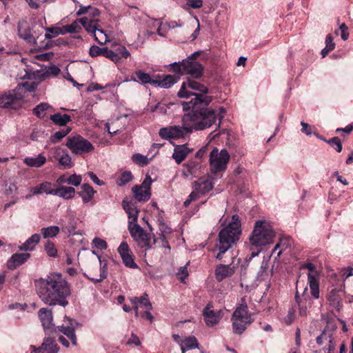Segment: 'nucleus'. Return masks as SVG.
Here are the masks:
<instances>
[{
	"label": "nucleus",
	"mask_w": 353,
	"mask_h": 353,
	"mask_svg": "<svg viewBox=\"0 0 353 353\" xmlns=\"http://www.w3.org/2000/svg\"><path fill=\"white\" fill-rule=\"evenodd\" d=\"M41 353H58L59 347L52 338H45L40 346Z\"/></svg>",
	"instance_id": "c756f323"
},
{
	"label": "nucleus",
	"mask_w": 353,
	"mask_h": 353,
	"mask_svg": "<svg viewBox=\"0 0 353 353\" xmlns=\"http://www.w3.org/2000/svg\"><path fill=\"white\" fill-rule=\"evenodd\" d=\"M118 252L122 259L124 265L130 268H138V265L134 262L132 252L126 242H122L118 248Z\"/></svg>",
	"instance_id": "a211bd4d"
},
{
	"label": "nucleus",
	"mask_w": 353,
	"mask_h": 353,
	"mask_svg": "<svg viewBox=\"0 0 353 353\" xmlns=\"http://www.w3.org/2000/svg\"><path fill=\"white\" fill-rule=\"evenodd\" d=\"M45 251L47 254L50 257H56L57 255V250L54 244L51 241H48L45 245Z\"/></svg>",
	"instance_id": "5fc2aeb1"
},
{
	"label": "nucleus",
	"mask_w": 353,
	"mask_h": 353,
	"mask_svg": "<svg viewBox=\"0 0 353 353\" xmlns=\"http://www.w3.org/2000/svg\"><path fill=\"white\" fill-rule=\"evenodd\" d=\"M290 246V239L288 238H283L281 239L279 242L275 245L274 248L272 250V254L276 252L277 250L279 249L278 252L276 259L279 258L282 252L286 250L288 247Z\"/></svg>",
	"instance_id": "a18cd8bd"
},
{
	"label": "nucleus",
	"mask_w": 353,
	"mask_h": 353,
	"mask_svg": "<svg viewBox=\"0 0 353 353\" xmlns=\"http://www.w3.org/2000/svg\"><path fill=\"white\" fill-rule=\"evenodd\" d=\"M132 159L135 163L141 167L147 165L149 163L148 158L139 153L132 155Z\"/></svg>",
	"instance_id": "3c124183"
},
{
	"label": "nucleus",
	"mask_w": 353,
	"mask_h": 353,
	"mask_svg": "<svg viewBox=\"0 0 353 353\" xmlns=\"http://www.w3.org/2000/svg\"><path fill=\"white\" fill-rule=\"evenodd\" d=\"M178 275H181L179 276V279L181 282H184L185 279L188 276V272L187 270L186 265L181 267L177 272Z\"/></svg>",
	"instance_id": "69168bd1"
},
{
	"label": "nucleus",
	"mask_w": 353,
	"mask_h": 353,
	"mask_svg": "<svg viewBox=\"0 0 353 353\" xmlns=\"http://www.w3.org/2000/svg\"><path fill=\"white\" fill-rule=\"evenodd\" d=\"M38 316L41 322L45 332H56L57 328L53 323L52 312L47 308H41L38 312Z\"/></svg>",
	"instance_id": "dca6fc26"
},
{
	"label": "nucleus",
	"mask_w": 353,
	"mask_h": 353,
	"mask_svg": "<svg viewBox=\"0 0 353 353\" xmlns=\"http://www.w3.org/2000/svg\"><path fill=\"white\" fill-rule=\"evenodd\" d=\"M170 67L171 70H172L174 72L181 74H183V60L179 63H172L170 65Z\"/></svg>",
	"instance_id": "680f3d73"
},
{
	"label": "nucleus",
	"mask_w": 353,
	"mask_h": 353,
	"mask_svg": "<svg viewBox=\"0 0 353 353\" xmlns=\"http://www.w3.org/2000/svg\"><path fill=\"white\" fill-rule=\"evenodd\" d=\"M88 175L90 176L91 180L95 184L98 185H104V182L101 180H100L97 176L93 173L92 172H88Z\"/></svg>",
	"instance_id": "774afa93"
},
{
	"label": "nucleus",
	"mask_w": 353,
	"mask_h": 353,
	"mask_svg": "<svg viewBox=\"0 0 353 353\" xmlns=\"http://www.w3.org/2000/svg\"><path fill=\"white\" fill-rule=\"evenodd\" d=\"M342 290L332 289L328 292L327 300L331 307L340 312L343 308Z\"/></svg>",
	"instance_id": "aec40b11"
},
{
	"label": "nucleus",
	"mask_w": 353,
	"mask_h": 353,
	"mask_svg": "<svg viewBox=\"0 0 353 353\" xmlns=\"http://www.w3.org/2000/svg\"><path fill=\"white\" fill-rule=\"evenodd\" d=\"M35 286L39 297L44 303L50 306L68 305L67 298L71 294L70 287L61 274L52 273L46 278H40L35 281Z\"/></svg>",
	"instance_id": "f03ea898"
},
{
	"label": "nucleus",
	"mask_w": 353,
	"mask_h": 353,
	"mask_svg": "<svg viewBox=\"0 0 353 353\" xmlns=\"http://www.w3.org/2000/svg\"><path fill=\"white\" fill-rule=\"evenodd\" d=\"M241 232L240 219L237 214H234L231 221L219 233L218 241L212 250L213 252L219 250L215 255L216 259L222 260L223 255L239 240Z\"/></svg>",
	"instance_id": "7ed1b4c3"
},
{
	"label": "nucleus",
	"mask_w": 353,
	"mask_h": 353,
	"mask_svg": "<svg viewBox=\"0 0 353 353\" xmlns=\"http://www.w3.org/2000/svg\"><path fill=\"white\" fill-rule=\"evenodd\" d=\"M65 145L73 154L77 155L88 153L94 150L92 144L80 135L68 137Z\"/></svg>",
	"instance_id": "6e6552de"
},
{
	"label": "nucleus",
	"mask_w": 353,
	"mask_h": 353,
	"mask_svg": "<svg viewBox=\"0 0 353 353\" xmlns=\"http://www.w3.org/2000/svg\"><path fill=\"white\" fill-rule=\"evenodd\" d=\"M184 169L182 172L185 178L193 176L196 174L199 170V163L195 161H189L183 165Z\"/></svg>",
	"instance_id": "4c0bfd02"
},
{
	"label": "nucleus",
	"mask_w": 353,
	"mask_h": 353,
	"mask_svg": "<svg viewBox=\"0 0 353 353\" xmlns=\"http://www.w3.org/2000/svg\"><path fill=\"white\" fill-rule=\"evenodd\" d=\"M71 131V128L68 127L65 129L59 130L52 134L49 139L51 143H59L63 138L68 134Z\"/></svg>",
	"instance_id": "49530a36"
},
{
	"label": "nucleus",
	"mask_w": 353,
	"mask_h": 353,
	"mask_svg": "<svg viewBox=\"0 0 353 353\" xmlns=\"http://www.w3.org/2000/svg\"><path fill=\"white\" fill-rule=\"evenodd\" d=\"M303 268L308 270L307 274L308 284L310 288L311 294L314 299L319 298V272L315 265L312 263H307Z\"/></svg>",
	"instance_id": "9b49d317"
},
{
	"label": "nucleus",
	"mask_w": 353,
	"mask_h": 353,
	"mask_svg": "<svg viewBox=\"0 0 353 353\" xmlns=\"http://www.w3.org/2000/svg\"><path fill=\"white\" fill-rule=\"evenodd\" d=\"M40 239L41 236L39 234H34L28 238L24 243L20 245L19 249L21 251H32L39 243Z\"/></svg>",
	"instance_id": "72a5a7b5"
},
{
	"label": "nucleus",
	"mask_w": 353,
	"mask_h": 353,
	"mask_svg": "<svg viewBox=\"0 0 353 353\" xmlns=\"http://www.w3.org/2000/svg\"><path fill=\"white\" fill-rule=\"evenodd\" d=\"M46 162V158L41 154H38L34 157H26L23 159V163L32 168H40L43 166Z\"/></svg>",
	"instance_id": "473e14b6"
},
{
	"label": "nucleus",
	"mask_w": 353,
	"mask_h": 353,
	"mask_svg": "<svg viewBox=\"0 0 353 353\" xmlns=\"http://www.w3.org/2000/svg\"><path fill=\"white\" fill-rule=\"evenodd\" d=\"M30 192L33 194H40L42 193H46L47 194H52L54 195V189L52 188V184L50 182H43L40 183L39 185L36 187H33L30 189Z\"/></svg>",
	"instance_id": "f704fd0d"
},
{
	"label": "nucleus",
	"mask_w": 353,
	"mask_h": 353,
	"mask_svg": "<svg viewBox=\"0 0 353 353\" xmlns=\"http://www.w3.org/2000/svg\"><path fill=\"white\" fill-rule=\"evenodd\" d=\"M134 74L136 75V78L132 77L131 81L138 82L143 85L150 84L153 86V82H154L155 79H152L148 73L140 70H137Z\"/></svg>",
	"instance_id": "2f4dec72"
},
{
	"label": "nucleus",
	"mask_w": 353,
	"mask_h": 353,
	"mask_svg": "<svg viewBox=\"0 0 353 353\" xmlns=\"http://www.w3.org/2000/svg\"><path fill=\"white\" fill-rule=\"evenodd\" d=\"M158 79H155L153 82L154 87H159L161 88H169L176 83L179 80V77L176 75H163L162 77H158Z\"/></svg>",
	"instance_id": "5701e85b"
},
{
	"label": "nucleus",
	"mask_w": 353,
	"mask_h": 353,
	"mask_svg": "<svg viewBox=\"0 0 353 353\" xmlns=\"http://www.w3.org/2000/svg\"><path fill=\"white\" fill-rule=\"evenodd\" d=\"M326 142L332 147L336 152H341L342 150V143L339 137H334Z\"/></svg>",
	"instance_id": "6e6d98bb"
},
{
	"label": "nucleus",
	"mask_w": 353,
	"mask_h": 353,
	"mask_svg": "<svg viewBox=\"0 0 353 353\" xmlns=\"http://www.w3.org/2000/svg\"><path fill=\"white\" fill-rule=\"evenodd\" d=\"M186 1L188 6L194 9L200 8L203 6L202 0H186Z\"/></svg>",
	"instance_id": "0e129e2a"
},
{
	"label": "nucleus",
	"mask_w": 353,
	"mask_h": 353,
	"mask_svg": "<svg viewBox=\"0 0 353 353\" xmlns=\"http://www.w3.org/2000/svg\"><path fill=\"white\" fill-rule=\"evenodd\" d=\"M130 56V52L125 46H120L117 48L116 52L105 48L103 50V57L109 59L112 61L117 63L120 62L122 57L127 59Z\"/></svg>",
	"instance_id": "6ab92c4d"
},
{
	"label": "nucleus",
	"mask_w": 353,
	"mask_h": 353,
	"mask_svg": "<svg viewBox=\"0 0 353 353\" xmlns=\"http://www.w3.org/2000/svg\"><path fill=\"white\" fill-rule=\"evenodd\" d=\"M50 152L53 154L55 159H58L59 165L65 169L71 168L73 166L71 157L68 152L59 146L50 149Z\"/></svg>",
	"instance_id": "f3484780"
},
{
	"label": "nucleus",
	"mask_w": 353,
	"mask_h": 353,
	"mask_svg": "<svg viewBox=\"0 0 353 353\" xmlns=\"http://www.w3.org/2000/svg\"><path fill=\"white\" fill-rule=\"evenodd\" d=\"M322 320L327 323V325L322 333L317 336L316 343L321 347L319 350L320 353H331L336 347L334 334L337 326L334 321H328L325 315L322 316Z\"/></svg>",
	"instance_id": "39448f33"
},
{
	"label": "nucleus",
	"mask_w": 353,
	"mask_h": 353,
	"mask_svg": "<svg viewBox=\"0 0 353 353\" xmlns=\"http://www.w3.org/2000/svg\"><path fill=\"white\" fill-rule=\"evenodd\" d=\"M82 181L81 175L73 174L67 178V183L74 186H79Z\"/></svg>",
	"instance_id": "13d9d810"
},
{
	"label": "nucleus",
	"mask_w": 353,
	"mask_h": 353,
	"mask_svg": "<svg viewBox=\"0 0 353 353\" xmlns=\"http://www.w3.org/2000/svg\"><path fill=\"white\" fill-rule=\"evenodd\" d=\"M235 272V267L232 265H219L215 270V276L217 281H221L227 277L232 276Z\"/></svg>",
	"instance_id": "4be33fe9"
},
{
	"label": "nucleus",
	"mask_w": 353,
	"mask_h": 353,
	"mask_svg": "<svg viewBox=\"0 0 353 353\" xmlns=\"http://www.w3.org/2000/svg\"><path fill=\"white\" fill-rule=\"evenodd\" d=\"M92 36L94 40L99 44H105L108 41V35L101 29L98 28V30Z\"/></svg>",
	"instance_id": "de8ad7c7"
},
{
	"label": "nucleus",
	"mask_w": 353,
	"mask_h": 353,
	"mask_svg": "<svg viewBox=\"0 0 353 353\" xmlns=\"http://www.w3.org/2000/svg\"><path fill=\"white\" fill-rule=\"evenodd\" d=\"M18 35L28 43H33L35 41L26 21L19 22Z\"/></svg>",
	"instance_id": "cd10ccee"
},
{
	"label": "nucleus",
	"mask_w": 353,
	"mask_h": 353,
	"mask_svg": "<svg viewBox=\"0 0 353 353\" xmlns=\"http://www.w3.org/2000/svg\"><path fill=\"white\" fill-rule=\"evenodd\" d=\"M132 179V174L130 171H125L122 172L121 176L117 179V184L122 186L129 183Z\"/></svg>",
	"instance_id": "8fccbe9b"
},
{
	"label": "nucleus",
	"mask_w": 353,
	"mask_h": 353,
	"mask_svg": "<svg viewBox=\"0 0 353 353\" xmlns=\"http://www.w3.org/2000/svg\"><path fill=\"white\" fill-rule=\"evenodd\" d=\"M189 130L186 129V125L183 123V126H170L168 128H163L159 130V136L165 139L180 138L184 134L190 133Z\"/></svg>",
	"instance_id": "2eb2a0df"
},
{
	"label": "nucleus",
	"mask_w": 353,
	"mask_h": 353,
	"mask_svg": "<svg viewBox=\"0 0 353 353\" xmlns=\"http://www.w3.org/2000/svg\"><path fill=\"white\" fill-rule=\"evenodd\" d=\"M47 33L45 37L46 39H52V37L59 34H64L63 27H52L46 28Z\"/></svg>",
	"instance_id": "09e8293b"
},
{
	"label": "nucleus",
	"mask_w": 353,
	"mask_h": 353,
	"mask_svg": "<svg viewBox=\"0 0 353 353\" xmlns=\"http://www.w3.org/2000/svg\"><path fill=\"white\" fill-rule=\"evenodd\" d=\"M75 189L72 187L61 186L54 190V195L64 199H70L74 196Z\"/></svg>",
	"instance_id": "c9c22d12"
},
{
	"label": "nucleus",
	"mask_w": 353,
	"mask_h": 353,
	"mask_svg": "<svg viewBox=\"0 0 353 353\" xmlns=\"http://www.w3.org/2000/svg\"><path fill=\"white\" fill-rule=\"evenodd\" d=\"M325 47L331 50H333L335 48V43L333 41V37L331 34L327 35L325 38Z\"/></svg>",
	"instance_id": "338daca9"
},
{
	"label": "nucleus",
	"mask_w": 353,
	"mask_h": 353,
	"mask_svg": "<svg viewBox=\"0 0 353 353\" xmlns=\"http://www.w3.org/2000/svg\"><path fill=\"white\" fill-rule=\"evenodd\" d=\"M232 330L236 334H241L247 328V326L252 323V319L248 314L246 305H241L236 308L232 316Z\"/></svg>",
	"instance_id": "423d86ee"
},
{
	"label": "nucleus",
	"mask_w": 353,
	"mask_h": 353,
	"mask_svg": "<svg viewBox=\"0 0 353 353\" xmlns=\"http://www.w3.org/2000/svg\"><path fill=\"white\" fill-rule=\"evenodd\" d=\"M307 288H305L302 294V298H300L298 295V291H296V301L299 305V312L301 316H306L307 314L308 307L311 305V301L310 299H307Z\"/></svg>",
	"instance_id": "b1692460"
},
{
	"label": "nucleus",
	"mask_w": 353,
	"mask_h": 353,
	"mask_svg": "<svg viewBox=\"0 0 353 353\" xmlns=\"http://www.w3.org/2000/svg\"><path fill=\"white\" fill-rule=\"evenodd\" d=\"M128 230L132 237L137 242L139 247L147 251L152 248L150 243V235L138 224L128 225Z\"/></svg>",
	"instance_id": "9d476101"
},
{
	"label": "nucleus",
	"mask_w": 353,
	"mask_h": 353,
	"mask_svg": "<svg viewBox=\"0 0 353 353\" xmlns=\"http://www.w3.org/2000/svg\"><path fill=\"white\" fill-rule=\"evenodd\" d=\"M268 263L263 262L261 264V266L260 268V270L257 274V280L259 281H264L265 280L268 276Z\"/></svg>",
	"instance_id": "864d4df0"
},
{
	"label": "nucleus",
	"mask_w": 353,
	"mask_h": 353,
	"mask_svg": "<svg viewBox=\"0 0 353 353\" xmlns=\"http://www.w3.org/2000/svg\"><path fill=\"white\" fill-rule=\"evenodd\" d=\"M59 232L60 228L57 225L43 228L41 230V234L44 239L54 237L59 233Z\"/></svg>",
	"instance_id": "37998d69"
},
{
	"label": "nucleus",
	"mask_w": 353,
	"mask_h": 353,
	"mask_svg": "<svg viewBox=\"0 0 353 353\" xmlns=\"http://www.w3.org/2000/svg\"><path fill=\"white\" fill-rule=\"evenodd\" d=\"M80 19H76L71 24L63 26V33H79L82 30Z\"/></svg>",
	"instance_id": "c03bdc74"
},
{
	"label": "nucleus",
	"mask_w": 353,
	"mask_h": 353,
	"mask_svg": "<svg viewBox=\"0 0 353 353\" xmlns=\"http://www.w3.org/2000/svg\"><path fill=\"white\" fill-rule=\"evenodd\" d=\"M52 111V107L48 103H41L33 109L34 114L40 119L44 118L48 112Z\"/></svg>",
	"instance_id": "58836bf2"
},
{
	"label": "nucleus",
	"mask_w": 353,
	"mask_h": 353,
	"mask_svg": "<svg viewBox=\"0 0 353 353\" xmlns=\"http://www.w3.org/2000/svg\"><path fill=\"white\" fill-rule=\"evenodd\" d=\"M105 48H100L97 46H92L89 50V54L91 57H94L97 56L101 55L103 57V50Z\"/></svg>",
	"instance_id": "052dcab7"
},
{
	"label": "nucleus",
	"mask_w": 353,
	"mask_h": 353,
	"mask_svg": "<svg viewBox=\"0 0 353 353\" xmlns=\"http://www.w3.org/2000/svg\"><path fill=\"white\" fill-rule=\"evenodd\" d=\"M203 316L206 325L213 327L218 324L222 319L223 312L221 310L217 312L214 311L212 303H209L203 309Z\"/></svg>",
	"instance_id": "4468645a"
},
{
	"label": "nucleus",
	"mask_w": 353,
	"mask_h": 353,
	"mask_svg": "<svg viewBox=\"0 0 353 353\" xmlns=\"http://www.w3.org/2000/svg\"><path fill=\"white\" fill-rule=\"evenodd\" d=\"M199 54V52L193 53L186 59H183V74H190L194 78L198 79L203 75V68L202 65L192 60V58Z\"/></svg>",
	"instance_id": "f8f14e48"
},
{
	"label": "nucleus",
	"mask_w": 353,
	"mask_h": 353,
	"mask_svg": "<svg viewBox=\"0 0 353 353\" xmlns=\"http://www.w3.org/2000/svg\"><path fill=\"white\" fill-rule=\"evenodd\" d=\"M56 328L57 330H58L60 332H62L63 334H65L71 341L72 345H77V341L75 334V330L74 327L72 326L71 323L70 326L61 325L56 327Z\"/></svg>",
	"instance_id": "e433bc0d"
},
{
	"label": "nucleus",
	"mask_w": 353,
	"mask_h": 353,
	"mask_svg": "<svg viewBox=\"0 0 353 353\" xmlns=\"http://www.w3.org/2000/svg\"><path fill=\"white\" fill-rule=\"evenodd\" d=\"M81 188V191L79 194L81 196L83 203H88L90 202L93 199L96 191L88 183H83Z\"/></svg>",
	"instance_id": "c85d7f7f"
},
{
	"label": "nucleus",
	"mask_w": 353,
	"mask_h": 353,
	"mask_svg": "<svg viewBox=\"0 0 353 353\" xmlns=\"http://www.w3.org/2000/svg\"><path fill=\"white\" fill-rule=\"evenodd\" d=\"M30 257V254L29 253L14 254L8 262V267L11 270L15 269L24 263Z\"/></svg>",
	"instance_id": "a878e982"
},
{
	"label": "nucleus",
	"mask_w": 353,
	"mask_h": 353,
	"mask_svg": "<svg viewBox=\"0 0 353 353\" xmlns=\"http://www.w3.org/2000/svg\"><path fill=\"white\" fill-rule=\"evenodd\" d=\"M208 88L198 81L188 77L184 81L178 92L180 98H189L194 96L190 101L183 102L184 111L192 110L185 114L182 119L186 129L192 132L193 130H202L210 127L215 123L216 117L212 108H208L212 98L208 95Z\"/></svg>",
	"instance_id": "f257e3e1"
},
{
	"label": "nucleus",
	"mask_w": 353,
	"mask_h": 353,
	"mask_svg": "<svg viewBox=\"0 0 353 353\" xmlns=\"http://www.w3.org/2000/svg\"><path fill=\"white\" fill-rule=\"evenodd\" d=\"M122 206L128 215V225L137 224L139 210L133 202H128L126 199L123 200Z\"/></svg>",
	"instance_id": "412c9836"
},
{
	"label": "nucleus",
	"mask_w": 353,
	"mask_h": 353,
	"mask_svg": "<svg viewBox=\"0 0 353 353\" xmlns=\"http://www.w3.org/2000/svg\"><path fill=\"white\" fill-rule=\"evenodd\" d=\"M139 306L144 307L149 310L152 309V303L148 299V295L146 293L140 297Z\"/></svg>",
	"instance_id": "bf43d9fd"
},
{
	"label": "nucleus",
	"mask_w": 353,
	"mask_h": 353,
	"mask_svg": "<svg viewBox=\"0 0 353 353\" xmlns=\"http://www.w3.org/2000/svg\"><path fill=\"white\" fill-rule=\"evenodd\" d=\"M151 177L149 175H146L144 181L140 185H135L132 188V192H134V198L139 201H148L151 196Z\"/></svg>",
	"instance_id": "ddd939ff"
},
{
	"label": "nucleus",
	"mask_w": 353,
	"mask_h": 353,
	"mask_svg": "<svg viewBox=\"0 0 353 353\" xmlns=\"http://www.w3.org/2000/svg\"><path fill=\"white\" fill-rule=\"evenodd\" d=\"M190 152V150L185 145H177L174 148L172 158L177 164H180Z\"/></svg>",
	"instance_id": "7c9ffc66"
},
{
	"label": "nucleus",
	"mask_w": 353,
	"mask_h": 353,
	"mask_svg": "<svg viewBox=\"0 0 353 353\" xmlns=\"http://www.w3.org/2000/svg\"><path fill=\"white\" fill-rule=\"evenodd\" d=\"M193 188L204 195L213 188L212 181L210 179H200L194 182Z\"/></svg>",
	"instance_id": "bb28decb"
},
{
	"label": "nucleus",
	"mask_w": 353,
	"mask_h": 353,
	"mask_svg": "<svg viewBox=\"0 0 353 353\" xmlns=\"http://www.w3.org/2000/svg\"><path fill=\"white\" fill-rule=\"evenodd\" d=\"M80 21L81 26L88 32L92 34V35L98 30L99 25L97 21L90 19L88 17L80 18Z\"/></svg>",
	"instance_id": "ea45409f"
},
{
	"label": "nucleus",
	"mask_w": 353,
	"mask_h": 353,
	"mask_svg": "<svg viewBox=\"0 0 353 353\" xmlns=\"http://www.w3.org/2000/svg\"><path fill=\"white\" fill-rule=\"evenodd\" d=\"M153 243L154 244H157L161 248H167L170 249V247L168 245V241H167V236L165 234H160L158 237L154 238Z\"/></svg>",
	"instance_id": "603ef678"
},
{
	"label": "nucleus",
	"mask_w": 353,
	"mask_h": 353,
	"mask_svg": "<svg viewBox=\"0 0 353 353\" xmlns=\"http://www.w3.org/2000/svg\"><path fill=\"white\" fill-rule=\"evenodd\" d=\"M99 260V275H94L92 272H90L89 275L85 274L87 278L94 283H99L107 277V262L105 260L101 259V256H98Z\"/></svg>",
	"instance_id": "393cba45"
},
{
	"label": "nucleus",
	"mask_w": 353,
	"mask_h": 353,
	"mask_svg": "<svg viewBox=\"0 0 353 353\" xmlns=\"http://www.w3.org/2000/svg\"><path fill=\"white\" fill-rule=\"evenodd\" d=\"M92 248L98 250H105L108 247L107 243L105 240L96 237L92 242Z\"/></svg>",
	"instance_id": "4d7b16f0"
},
{
	"label": "nucleus",
	"mask_w": 353,
	"mask_h": 353,
	"mask_svg": "<svg viewBox=\"0 0 353 353\" xmlns=\"http://www.w3.org/2000/svg\"><path fill=\"white\" fill-rule=\"evenodd\" d=\"M230 158L227 150H219L216 148H213L209 157L210 171L214 174L224 171L227 168Z\"/></svg>",
	"instance_id": "0eeeda50"
},
{
	"label": "nucleus",
	"mask_w": 353,
	"mask_h": 353,
	"mask_svg": "<svg viewBox=\"0 0 353 353\" xmlns=\"http://www.w3.org/2000/svg\"><path fill=\"white\" fill-rule=\"evenodd\" d=\"M339 30H341V37L343 41H346L349 37L348 28L343 23L339 26Z\"/></svg>",
	"instance_id": "e2e57ef3"
},
{
	"label": "nucleus",
	"mask_w": 353,
	"mask_h": 353,
	"mask_svg": "<svg viewBox=\"0 0 353 353\" xmlns=\"http://www.w3.org/2000/svg\"><path fill=\"white\" fill-rule=\"evenodd\" d=\"M274 236V232L269 225L263 221H257L248 238L250 253L249 260L259 255L261 247L270 243Z\"/></svg>",
	"instance_id": "20e7f679"
},
{
	"label": "nucleus",
	"mask_w": 353,
	"mask_h": 353,
	"mask_svg": "<svg viewBox=\"0 0 353 353\" xmlns=\"http://www.w3.org/2000/svg\"><path fill=\"white\" fill-rule=\"evenodd\" d=\"M23 88L17 86L14 90L0 96V108L17 109L21 106L23 99Z\"/></svg>",
	"instance_id": "1a4fd4ad"
},
{
	"label": "nucleus",
	"mask_w": 353,
	"mask_h": 353,
	"mask_svg": "<svg viewBox=\"0 0 353 353\" xmlns=\"http://www.w3.org/2000/svg\"><path fill=\"white\" fill-rule=\"evenodd\" d=\"M199 347L197 339L194 336L186 337L182 340L181 343V350L182 353H185V350H192Z\"/></svg>",
	"instance_id": "79ce46f5"
},
{
	"label": "nucleus",
	"mask_w": 353,
	"mask_h": 353,
	"mask_svg": "<svg viewBox=\"0 0 353 353\" xmlns=\"http://www.w3.org/2000/svg\"><path fill=\"white\" fill-rule=\"evenodd\" d=\"M50 119L57 125L65 126L71 121V117L67 114L56 113L51 114Z\"/></svg>",
	"instance_id": "a19ab883"
}]
</instances>
